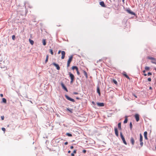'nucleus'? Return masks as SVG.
<instances>
[{
	"mask_svg": "<svg viewBox=\"0 0 156 156\" xmlns=\"http://www.w3.org/2000/svg\"><path fill=\"white\" fill-rule=\"evenodd\" d=\"M2 130H3L4 132H5V128L3 127L2 128Z\"/></svg>",
	"mask_w": 156,
	"mask_h": 156,
	"instance_id": "obj_38",
	"label": "nucleus"
},
{
	"mask_svg": "<svg viewBox=\"0 0 156 156\" xmlns=\"http://www.w3.org/2000/svg\"><path fill=\"white\" fill-rule=\"evenodd\" d=\"M97 93H98L99 95L100 96L101 95V93L100 89L98 86L97 87Z\"/></svg>",
	"mask_w": 156,
	"mask_h": 156,
	"instance_id": "obj_12",
	"label": "nucleus"
},
{
	"mask_svg": "<svg viewBox=\"0 0 156 156\" xmlns=\"http://www.w3.org/2000/svg\"><path fill=\"white\" fill-rule=\"evenodd\" d=\"M126 11L129 13L131 14V15H134V16H135V13L134 12H132L129 9H126Z\"/></svg>",
	"mask_w": 156,
	"mask_h": 156,
	"instance_id": "obj_3",
	"label": "nucleus"
},
{
	"mask_svg": "<svg viewBox=\"0 0 156 156\" xmlns=\"http://www.w3.org/2000/svg\"><path fill=\"white\" fill-rule=\"evenodd\" d=\"M147 58L149 59H151L152 60V61L155 62L156 61V59L153 57H147Z\"/></svg>",
	"mask_w": 156,
	"mask_h": 156,
	"instance_id": "obj_15",
	"label": "nucleus"
},
{
	"mask_svg": "<svg viewBox=\"0 0 156 156\" xmlns=\"http://www.w3.org/2000/svg\"><path fill=\"white\" fill-rule=\"evenodd\" d=\"M114 130L115 131V134L116 136L118 137L119 136L118 131L117 128L116 127H115L114 128Z\"/></svg>",
	"mask_w": 156,
	"mask_h": 156,
	"instance_id": "obj_7",
	"label": "nucleus"
},
{
	"mask_svg": "<svg viewBox=\"0 0 156 156\" xmlns=\"http://www.w3.org/2000/svg\"><path fill=\"white\" fill-rule=\"evenodd\" d=\"M120 135L121 137L123 143L125 145H126L127 144V143H126V140H125L124 137L123 135H122V132H120Z\"/></svg>",
	"mask_w": 156,
	"mask_h": 156,
	"instance_id": "obj_1",
	"label": "nucleus"
},
{
	"mask_svg": "<svg viewBox=\"0 0 156 156\" xmlns=\"http://www.w3.org/2000/svg\"><path fill=\"white\" fill-rule=\"evenodd\" d=\"M78 69V68L76 66H73L72 67V69L73 70H74V69H75L76 70H77Z\"/></svg>",
	"mask_w": 156,
	"mask_h": 156,
	"instance_id": "obj_23",
	"label": "nucleus"
},
{
	"mask_svg": "<svg viewBox=\"0 0 156 156\" xmlns=\"http://www.w3.org/2000/svg\"><path fill=\"white\" fill-rule=\"evenodd\" d=\"M1 119L2 120H3L4 119V116H1Z\"/></svg>",
	"mask_w": 156,
	"mask_h": 156,
	"instance_id": "obj_41",
	"label": "nucleus"
},
{
	"mask_svg": "<svg viewBox=\"0 0 156 156\" xmlns=\"http://www.w3.org/2000/svg\"><path fill=\"white\" fill-rule=\"evenodd\" d=\"M42 43L44 45H45L46 44L45 41L44 40H43L42 41Z\"/></svg>",
	"mask_w": 156,
	"mask_h": 156,
	"instance_id": "obj_30",
	"label": "nucleus"
},
{
	"mask_svg": "<svg viewBox=\"0 0 156 156\" xmlns=\"http://www.w3.org/2000/svg\"><path fill=\"white\" fill-rule=\"evenodd\" d=\"M144 136L145 139L146 140H147L148 138L147 137V132L146 131H145L144 132Z\"/></svg>",
	"mask_w": 156,
	"mask_h": 156,
	"instance_id": "obj_14",
	"label": "nucleus"
},
{
	"mask_svg": "<svg viewBox=\"0 0 156 156\" xmlns=\"http://www.w3.org/2000/svg\"><path fill=\"white\" fill-rule=\"evenodd\" d=\"M61 86L62 87V88L64 89L65 90H66V91L68 92V90L66 87L65 86L64 84H63V83L62 82L61 83Z\"/></svg>",
	"mask_w": 156,
	"mask_h": 156,
	"instance_id": "obj_4",
	"label": "nucleus"
},
{
	"mask_svg": "<svg viewBox=\"0 0 156 156\" xmlns=\"http://www.w3.org/2000/svg\"><path fill=\"white\" fill-rule=\"evenodd\" d=\"M140 141H143V136L141 134H140Z\"/></svg>",
	"mask_w": 156,
	"mask_h": 156,
	"instance_id": "obj_22",
	"label": "nucleus"
},
{
	"mask_svg": "<svg viewBox=\"0 0 156 156\" xmlns=\"http://www.w3.org/2000/svg\"><path fill=\"white\" fill-rule=\"evenodd\" d=\"M149 89L150 90H152V88L151 87H150L149 88Z\"/></svg>",
	"mask_w": 156,
	"mask_h": 156,
	"instance_id": "obj_53",
	"label": "nucleus"
},
{
	"mask_svg": "<svg viewBox=\"0 0 156 156\" xmlns=\"http://www.w3.org/2000/svg\"><path fill=\"white\" fill-rule=\"evenodd\" d=\"M52 65H53L54 66H55L56 67V69L57 70H59L60 68V67H59V65L58 64H56L55 63H53L52 64Z\"/></svg>",
	"mask_w": 156,
	"mask_h": 156,
	"instance_id": "obj_5",
	"label": "nucleus"
},
{
	"mask_svg": "<svg viewBox=\"0 0 156 156\" xmlns=\"http://www.w3.org/2000/svg\"><path fill=\"white\" fill-rule=\"evenodd\" d=\"M144 76H147V74H146V73H144Z\"/></svg>",
	"mask_w": 156,
	"mask_h": 156,
	"instance_id": "obj_52",
	"label": "nucleus"
},
{
	"mask_svg": "<svg viewBox=\"0 0 156 156\" xmlns=\"http://www.w3.org/2000/svg\"><path fill=\"white\" fill-rule=\"evenodd\" d=\"M0 96L1 97H3V94H1Z\"/></svg>",
	"mask_w": 156,
	"mask_h": 156,
	"instance_id": "obj_49",
	"label": "nucleus"
},
{
	"mask_svg": "<svg viewBox=\"0 0 156 156\" xmlns=\"http://www.w3.org/2000/svg\"><path fill=\"white\" fill-rule=\"evenodd\" d=\"M29 41L30 44L32 45H33L34 44V41L33 40H31L30 39H29Z\"/></svg>",
	"mask_w": 156,
	"mask_h": 156,
	"instance_id": "obj_19",
	"label": "nucleus"
},
{
	"mask_svg": "<svg viewBox=\"0 0 156 156\" xmlns=\"http://www.w3.org/2000/svg\"><path fill=\"white\" fill-rule=\"evenodd\" d=\"M2 102L4 103H6V99L5 98H3L2 99Z\"/></svg>",
	"mask_w": 156,
	"mask_h": 156,
	"instance_id": "obj_28",
	"label": "nucleus"
},
{
	"mask_svg": "<svg viewBox=\"0 0 156 156\" xmlns=\"http://www.w3.org/2000/svg\"><path fill=\"white\" fill-rule=\"evenodd\" d=\"M154 69L156 71V68H154Z\"/></svg>",
	"mask_w": 156,
	"mask_h": 156,
	"instance_id": "obj_57",
	"label": "nucleus"
},
{
	"mask_svg": "<svg viewBox=\"0 0 156 156\" xmlns=\"http://www.w3.org/2000/svg\"><path fill=\"white\" fill-rule=\"evenodd\" d=\"M48 55H47L46 56V58L45 61V63H46L48 62Z\"/></svg>",
	"mask_w": 156,
	"mask_h": 156,
	"instance_id": "obj_31",
	"label": "nucleus"
},
{
	"mask_svg": "<svg viewBox=\"0 0 156 156\" xmlns=\"http://www.w3.org/2000/svg\"><path fill=\"white\" fill-rule=\"evenodd\" d=\"M15 36L14 35H13L12 37V38L13 40H14L15 39Z\"/></svg>",
	"mask_w": 156,
	"mask_h": 156,
	"instance_id": "obj_34",
	"label": "nucleus"
},
{
	"mask_svg": "<svg viewBox=\"0 0 156 156\" xmlns=\"http://www.w3.org/2000/svg\"><path fill=\"white\" fill-rule=\"evenodd\" d=\"M50 52L51 54V55H53V53L52 50V49H50Z\"/></svg>",
	"mask_w": 156,
	"mask_h": 156,
	"instance_id": "obj_36",
	"label": "nucleus"
},
{
	"mask_svg": "<svg viewBox=\"0 0 156 156\" xmlns=\"http://www.w3.org/2000/svg\"><path fill=\"white\" fill-rule=\"evenodd\" d=\"M92 103L93 104H95L94 102V101H93L92 102Z\"/></svg>",
	"mask_w": 156,
	"mask_h": 156,
	"instance_id": "obj_55",
	"label": "nucleus"
},
{
	"mask_svg": "<svg viewBox=\"0 0 156 156\" xmlns=\"http://www.w3.org/2000/svg\"><path fill=\"white\" fill-rule=\"evenodd\" d=\"M97 105L99 107H103L104 106V104L103 103L98 102L97 103Z\"/></svg>",
	"mask_w": 156,
	"mask_h": 156,
	"instance_id": "obj_10",
	"label": "nucleus"
},
{
	"mask_svg": "<svg viewBox=\"0 0 156 156\" xmlns=\"http://www.w3.org/2000/svg\"><path fill=\"white\" fill-rule=\"evenodd\" d=\"M82 151L84 153H85L86 152V151L85 150H83Z\"/></svg>",
	"mask_w": 156,
	"mask_h": 156,
	"instance_id": "obj_42",
	"label": "nucleus"
},
{
	"mask_svg": "<svg viewBox=\"0 0 156 156\" xmlns=\"http://www.w3.org/2000/svg\"><path fill=\"white\" fill-rule=\"evenodd\" d=\"M100 5L102 7H105V5L104 2L103 1H101L100 2Z\"/></svg>",
	"mask_w": 156,
	"mask_h": 156,
	"instance_id": "obj_13",
	"label": "nucleus"
},
{
	"mask_svg": "<svg viewBox=\"0 0 156 156\" xmlns=\"http://www.w3.org/2000/svg\"><path fill=\"white\" fill-rule=\"evenodd\" d=\"M122 1L123 2H124V0H122Z\"/></svg>",
	"mask_w": 156,
	"mask_h": 156,
	"instance_id": "obj_58",
	"label": "nucleus"
},
{
	"mask_svg": "<svg viewBox=\"0 0 156 156\" xmlns=\"http://www.w3.org/2000/svg\"><path fill=\"white\" fill-rule=\"evenodd\" d=\"M147 80L148 81L150 82L151 81V78H149L147 79Z\"/></svg>",
	"mask_w": 156,
	"mask_h": 156,
	"instance_id": "obj_39",
	"label": "nucleus"
},
{
	"mask_svg": "<svg viewBox=\"0 0 156 156\" xmlns=\"http://www.w3.org/2000/svg\"><path fill=\"white\" fill-rule=\"evenodd\" d=\"M152 75V73L151 72H148L147 73V75L148 76L151 75Z\"/></svg>",
	"mask_w": 156,
	"mask_h": 156,
	"instance_id": "obj_37",
	"label": "nucleus"
},
{
	"mask_svg": "<svg viewBox=\"0 0 156 156\" xmlns=\"http://www.w3.org/2000/svg\"><path fill=\"white\" fill-rule=\"evenodd\" d=\"M146 70H143V73H145L146 72Z\"/></svg>",
	"mask_w": 156,
	"mask_h": 156,
	"instance_id": "obj_51",
	"label": "nucleus"
},
{
	"mask_svg": "<svg viewBox=\"0 0 156 156\" xmlns=\"http://www.w3.org/2000/svg\"><path fill=\"white\" fill-rule=\"evenodd\" d=\"M127 121H128V119H127V117L126 116V118H125L124 121L123 123L125 124L126 123H127Z\"/></svg>",
	"mask_w": 156,
	"mask_h": 156,
	"instance_id": "obj_24",
	"label": "nucleus"
},
{
	"mask_svg": "<svg viewBox=\"0 0 156 156\" xmlns=\"http://www.w3.org/2000/svg\"><path fill=\"white\" fill-rule=\"evenodd\" d=\"M76 71H77V75H79L80 74V72H79V71H78V69L77 70H76Z\"/></svg>",
	"mask_w": 156,
	"mask_h": 156,
	"instance_id": "obj_35",
	"label": "nucleus"
},
{
	"mask_svg": "<svg viewBox=\"0 0 156 156\" xmlns=\"http://www.w3.org/2000/svg\"><path fill=\"white\" fill-rule=\"evenodd\" d=\"M84 75L85 76L86 78L87 79L88 78V76L87 73L84 70L83 71Z\"/></svg>",
	"mask_w": 156,
	"mask_h": 156,
	"instance_id": "obj_18",
	"label": "nucleus"
},
{
	"mask_svg": "<svg viewBox=\"0 0 156 156\" xmlns=\"http://www.w3.org/2000/svg\"><path fill=\"white\" fill-rule=\"evenodd\" d=\"M61 54L62 55L61 58L62 59H63L65 58V52L64 51H61Z\"/></svg>",
	"mask_w": 156,
	"mask_h": 156,
	"instance_id": "obj_9",
	"label": "nucleus"
},
{
	"mask_svg": "<svg viewBox=\"0 0 156 156\" xmlns=\"http://www.w3.org/2000/svg\"><path fill=\"white\" fill-rule=\"evenodd\" d=\"M145 70L146 71H148L150 69V68L146 66L145 68Z\"/></svg>",
	"mask_w": 156,
	"mask_h": 156,
	"instance_id": "obj_29",
	"label": "nucleus"
},
{
	"mask_svg": "<svg viewBox=\"0 0 156 156\" xmlns=\"http://www.w3.org/2000/svg\"><path fill=\"white\" fill-rule=\"evenodd\" d=\"M70 152H71V151H68V153H70Z\"/></svg>",
	"mask_w": 156,
	"mask_h": 156,
	"instance_id": "obj_54",
	"label": "nucleus"
},
{
	"mask_svg": "<svg viewBox=\"0 0 156 156\" xmlns=\"http://www.w3.org/2000/svg\"><path fill=\"white\" fill-rule=\"evenodd\" d=\"M151 62L155 64H156V62H155L151 61Z\"/></svg>",
	"mask_w": 156,
	"mask_h": 156,
	"instance_id": "obj_44",
	"label": "nucleus"
},
{
	"mask_svg": "<svg viewBox=\"0 0 156 156\" xmlns=\"http://www.w3.org/2000/svg\"><path fill=\"white\" fill-rule=\"evenodd\" d=\"M113 82L115 84H117V81L115 80H113Z\"/></svg>",
	"mask_w": 156,
	"mask_h": 156,
	"instance_id": "obj_32",
	"label": "nucleus"
},
{
	"mask_svg": "<svg viewBox=\"0 0 156 156\" xmlns=\"http://www.w3.org/2000/svg\"><path fill=\"white\" fill-rule=\"evenodd\" d=\"M70 148L71 149H73V146H72L70 147Z\"/></svg>",
	"mask_w": 156,
	"mask_h": 156,
	"instance_id": "obj_48",
	"label": "nucleus"
},
{
	"mask_svg": "<svg viewBox=\"0 0 156 156\" xmlns=\"http://www.w3.org/2000/svg\"><path fill=\"white\" fill-rule=\"evenodd\" d=\"M66 135L68 136H72V134L69 133H67L66 134Z\"/></svg>",
	"mask_w": 156,
	"mask_h": 156,
	"instance_id": "obj_27",
	"label": "nucleus"
},
{
	"mask_svg": "<svg viewBox=\"0 0 156 156\" xmlns=\"http://www.w3.org/2000/svg\"><path fill=\"white\" fill-rule=\"evenodd\" d=\"M76 98L77 100H79L80 99V98L79 97H76Z\"/></svg>",
	"mask_w": 156,
	"mask_h": 156,
	"instance_id": "obj_50",
	"label": "nucleus"
},
{
	"mask_svg": "<svg viewBox=\"0 0 156 156\" xmlns=\"http://www.w3.org/2000/svg\"><path fill=\"white\" fill-rule=\"evenodd\" d=\"M61 51L60 50H59L58 52V54H59L60 53Z\"/></svg>",
	"mask_w": 156,
	"mask_h": 156,
	"instance_id": "obj_47",
	"label": "nucleus"
},
{
	"mask_svg": "<svg viewBox=\"0 0 156 156\" xmlns=\"http://www.w3.org/2000/svg\"><path fill=\"white\" fill-rule=\"evenodd\" d=\"M65 97L68 100L70 101H72L73 102H74L75 101V100L74 99L70 98V97H69V96H68L67 95H65Z\"/></svg>",
	"mask_w": 156,
	"mask_h": 156,
	"instance_id": "obj_2",
	"label": "nucleus"
},
{
	"mask_svg": "<svg viewBox=\"0 0 156 156\" xmlns=\"http://www.w3.org/2000/svg\"><path fill=\"white\" fill-rule=\"evenodd\" d=\"M74 79H71L70 83H73Z\"/></svg>",
	"mask_w": 156,
	"mask_h": 156,
	"instance_id": "obj_43",
	"label": "nucleus"
},
{
	"mask_svg": "<svg viewBox=\"0 0 156 156\" xmlns=\"http://www.w3.org/2000/svg\"><path fill=\"white\" fill-rule=\"evenodd\" d=\"M135 117L136 122H138L139 120V115L137 114H136L135 115Z\"/></svg>",
	"mask_w": 156,
	"mask_h": 156,
	"instance_id": "obj_6",
	"label": "nucleus"
},
{
	"mask_svg": "<svg viewBox=\"0 0 156 156\" xmlns=\"http://www.w3.org/2000/svg\"><path fill=\"white\" fill-rule=\"evenodd\" d=\"M67 110L69 111L71 113H73V109H70L69 108H66Z\"/></svg>",
	"mask_w": 156,
	"mask_h": 156,
	"instance_id": "obj_21",
	"label": "nucleus"
},
{
	"mask_svg": "<svg viewBox=\"0 0 156 156\" xmlns=\"http://www.w3.org/2000/svg\"><path fill=\"white\" fill-rule=\"evenodd\" d=\"M73 94L75 95H76L78 94V93L77 92H74L73 93Z\"/></svg>",
	"mask_w": 156,
	"mask_h": 156,
	"instance_id": "obj_45",
	"label": "nucleus"
},
{
	"mask_svg": "<svg viewBox=\"0 0 156 156\" xmlns=\"http://www.w3.org/2000/svg\"><path fill=\"white\" fill-rule=\"evenodd\" d=\"M140 144L141 147H142L143 146V143L142 141H140Z\"/></svg>",
	"mask_w": 156,
	"mask_h": 156,
	"instance_id": "obj_33",
	"label": "nucleus"
},
{
	"mask_svg": "<svg viewBox=\"0 0 156 156\" xmlns=\"http://www.w3.org/2000/svg\"><path fill=\"white\" fill-rule=\"evenodd\" d=\"M69 74L70 77L71 79H74V75L72 74L71 73L69 72Z\"/></svg>",
	"mask_w": 156,
	"mask_h": 156,
	"instance_id": "obj_11",
	"label": "nucleus"
},
{
	"mask_svg": "<svg viewBox=\"0 0 156 156\" xmlns=\"http://www.w3.org/2000/svg\"><path fill=\"white\" fill-rule=\"evenodd\" d=\"M70 63L67 62V67H68L69 66Z\"/></svg>",
	"mask_w": 156,
	"mask_h": 156,
	"instance_id": "obj_40",
	"label": "nucleus"
},
{
	"mask_svg": "<svg viewBox=\"0 0 156 156\" xmlns=\"http://www.w3.org/2000/svg\"><path fill=\"white\" fill-rule=\"evenodd\" d=\"M134 96H135V97H136V98H137V96H136V95H134Z\"/></svg>",
	"mask_w": 156,
	"mask_h": 156,
	"instance_id": "obj_56",
	"label": "nucleus"
},
{
	"mask_svg": "<svg viewBox=\"0 0 156 156\" xmlns=\"http://www.w3.org/2000/svg\"><path fill=\"white\" fill-rule=\"evenodd\" d=\"M68 144V142H66L64 144L65 145H67Z\"/></svg>",
	"mask_w": 156,
	"mask_h": 156,
	"instance_id": "obj_46",
	"label": "nucleus"
},
{
	"mask_svg": "<svg viewBox=\"0 0 156 156\" xmlns=\"http://www.w3.org/2000/svg\"><path fill=\"white\" fill-rule=\"evenodd\" d=\"M122 74L125 76L126 78L128 79H130L129 77V76L126 74V72L124 71L122 73Z\"/></svg>",
	"mask_w": 156,
	"mask_h": 156,
	"instance_id": "obj_8",
	"label": "nucleus"
},
{
	"mask_svg": "<svg viewBox=\"0 0 156 156\" xmlns=\"http://www.w3.org/2000/svg\"><path fill=\"white\" fill-rule=\"evenodd\" d=\"M73 58V56L72 55H71L70 57H69L67 62L70 63L72 61Z\"/></svg>",
	"mask_w": 156,
	"mask_h": 156,
	"instance_id": "obj_17",
	"label": "nucleus"
},
{
	"mask_svg": "<svg viewBox=\"0 0 156 156\" xmlns=\"http://www.w3.org/2000/svg\"><path fill=\"white\" fill-rule=\"evenodd\" d=\"M76 150H74L73 151V153H72L71 154V155L72 156H74V153H76Z\"/></svg>",
	"mask_w": 156,
	"mask_h": 156,
	"instance_id": "obj_26",
	"label": "nucleus"
},
{
	"mask_svg": "<svg viewBox=\"0 0 156 156\" xmlns=\"http://www.w3.org/2000/svg\"><path fill=\"white\" fill-rule=\"evenodd\" d=\"M130 142L133 145L134 143V140L133 137H131L130 139Z\"/></svg>",
	"mask_w": 156,
	"mask_h": 156,
	"instance_id": "obj_16",
	"label": "nucleus"
},
{
	"mask_svg": "<svg viewBox=\"0 0 156 156\" xmlns=\"http://www.w3.org/2000/svg\"><path fill=\"white\" fill-rule=\"evenodd\" d=\"M118 128L119 130H121L122 129L121 127V122H119L118 124Z\"/></svg>",
	"mask_w": 156,
	"mask_h": 156,
	"instance_id": "obj_20",
	"label": "nucleus"
},
{
	"mask_svg": "<svg viewBox=\"0 0 156 156\" xmlns=\"http://www.w3.org/2000/svg\"><path fill=\"white\" fill-rule=\"evenodd\" d=\"M129 127L131 130L132 129L133 125L132 122H130L129 123Z\"/></svg>",
	"mask_w": 156,
	"mask_h": 156,
	"instance_id": "obj_25",
	"label": "nucleus"
}]
</instances>
